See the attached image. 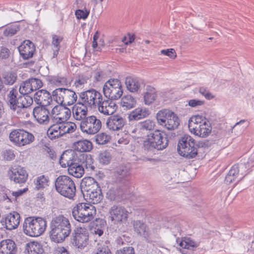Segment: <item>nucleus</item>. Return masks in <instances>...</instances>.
<instances>
[{
  "label": "nucleus",
  "mask_w": 254,
  "mask_h": 254,
  "mask_svg": "<svg viewBox=\"0 0 254 254\" xmlns=\"http://www.w3.org/2000/svg\"><path fill=\"white\" fill-rule=\"evenodd\" d=\"M49 178L44 175H41L34 180V185L36 190H43L49 186Z\"/></svg>",
  "instance_id": "obj_38"
},
{
  "label": "nucleus",
  "mask_w": 254,
  "mask_h": 254,
  "mask_svg": "<svg viewBox=\"0 0 254 254\" xmlns=\"http://www.w3.org/2000/svg\"><path fill=\"white\" fill-rule=\"evenodd\" d=\"M125 83L127 89L131 92H137L140 87V83L136 78L127 77Z\"/></svg>",
  "instance_id": "obj_41"
},
{
  "label": "nucleus",
  "mask_w": 254,
  "mask_h": 254,
  "mask_svg": "<svg viewBox=\"0 0 254 254\" xmlns=\"http://www.w3.org/2000/svg\"><path fill=\"white\" fill-rule=\"evenodd\" d=\"M10 141L15 145L21 147L30 144L35 140L33 134L23 129H15L9 133Z\"/></svg>",
  "instance_id": "obj_8"
},
{
  "label": "nucleus",
  "mask_w": 254,
  "mask_h": 254,
  "mask_svg": "<svg viewBox=\"0 0 254 254\" xmlns=\"http://www.w3.org/2000/svg\"><path fill=\"white\" fill-rule=\"evenodd\" d=\"M121 193L120 189L112 188L107 193V197L111 201L118 200L120 198Z\"/></svg>",
  "instance_id": "obj_49"
},
{
  "label": "nucleus",
  "mask_w": 254,
  "mask_h": 254,
  "mask_svg": "<svg viewBox=\"0 0 254 254\" xmlns=\"http://www.w3.org/2000/svg\"><path fill=\"white\" fill-rule=\"evenodd\" d=\"M19 97V102L18 104L19 105L20 113L22 110H24L29 107H30L33 102V98L28 95V94H25L20 95Z\"/></svg>",
  "instance_id": "obj_35"
},
{
  "label": "nucleus",
  "mask_w": 254,
  "mask_h": 254,
  "mask_svg": "<svg viewBox=\"0 0 254 254\" xmlns=\"http://www.w3.org/2000/svg\"><path fill=\"white\" fill-rule=\"evenodd\" d=\"M99 160L103 165L108 164L110 160L111 156L109 152L104 151L99 154Z\"/></svg>",
  "instance_id": "obj_56"
},
{
  "label": "nucleus",
  "mask_w": 254,
  "mask_h": 254,
  "mask_svg": "<svg viewBox=\"0 0 254 254\" xmlns=\"http://www.w3.org/2000/svg\"><path fill=\"white\" fill-rule=\"evenodd\" d=\"M55 186L57 191L65 197L71 199L75 195V184L72 179L67 176L58 177L55 182Z\"/></svg>",
  "instance_id": "obj_5"
},
{
  "label": "nucleus",
  "mask_w": 254,
  "mask_h": 254,
  "mask_svg": "<svg viewBox=\"0 0 254 254\" xmlns=\"http://www.w3.org/2000/svg\"><path fill=\"white\" fill-rule=\"evenodd\" d=\"M42 80L37 78H30L23 81L19 89L20 94H28L33 91L38 90L43 86Z\"/></svg>",
  "instance_id": "obj_11"
},
{
  "label": "nucleus",
  "mask_w": 254,
  "mask_h": 254,
  "mask_svg": "<svg viewBox=\"0 0 254 254\" xmlns=\"http://www.w3.org/2000/svg\"><path fill=\"white\" fill-rule=\"evenodd\" d=\"M103 91L105 96L111 100L120 98L123 93L121 81L115 78L108 80L103 86Z\"/></svg>",
  "instance_id": "obj_9"
},
{
  "label": "nucleus",
  "mask_w": 254,
  "mask_h": 254,
  "mask_svg": "<svg viewBox=\"0 0 254 254\" xmlns=\"http://www.w3.org/2000/svg\"><path fill=\"white\" fill-rule=\"evenodd\" d=\"M50 81L57 86L67 85V79L64 77L54 76L51 78Z\"/></svg>",
  "instance_id": "obj_54"
},
{
  "label": "nucleus",
  "mask_w": 254,
  "mask_h": 254,
  "mask_svg": "<svg viewBox=\"0 0 254 254\" xmlns=\"http://www.w3.org/2000/svg\"><path fill=\"white\" fill-rule=\"evenodd\" d=\"M74 149L80 152H89L92 149V144L90 141L84 139L74 143Z\"/></svg>",
  "instance_id": "obj_31"
},
{
  "label": "nucleus",
  "mask_w": 254,
  "mask_h": 254,
  "mask_svg": "<svg viewBox=\"0 0 254 254\" xmlns=\"http://www.w3.org/2000/svg\"><path fill=\"white\" fill-rule=\"evenodd\" d=\"M239 173L238 165H233L225 177V182L227 184H230L235 181L239 175Z\"/></svg>",
  "instance_id": "obj_40"
},
{
  "label": "nucleus",
  "mask_w": 254,
  "mask_h": 254,
  "mask_svg": "<svg viewBox=\"0 0 254 254\" xmlns=\"http://www.w3.org/2000/svg\"><path fill=\"white\" fill-rule=\"evenodd\" d=\"M193 128L194 129L190 131V132L195 135L201 137L207 136L211 131V127L209 126L207 122H204V123L199 125L197 127L195 126Z\"/></svg>",
  "instance_id": "obj_26"
},
{
  "label": "nucleus",
  "mask_w": 254,
  "mask_h": 254,
  "mask_svg": "<svg viewBox=\"0 0 254 254\" xmlns=\"http://www.w3.org/2000/svg\"><path fill=\"white\" fill-rule=\"evenodd\" d=\"M77 162L86 169L88 171L95 170V167L94 165V160L91 155L85 153H82L78 155Z\"/></svg>",
  "instance_id": "obj_25"
},
{
  "label": "nucleus",
  "mask_w": 254,
  "mask_h": 254,
  "mask_svg": "<svg viewBox=\"0 0 254 254\" xmlns=\"http://www.w3.org/2000/svg\"><path fill=\"white\" fill-rule=\"evenodd\" d=\"M173 111L169 109H162L159 111L156 114V119L158 124L163 126L167 123Z\"/></svg>",
  "instance_id": "obj_34"
},
{
  "label": "nucleus",
  "mask_w": 254,
  "mask_h": 254,
  "mask_svg": "<svg viewBox=\"0 0 254 254\" xmlns=\"http://www.w3.org/2000/svg\"><path fill=\"white\" fill-rule=\"evenodd\" d=\"M20 220L19 214L16 211H13L6 214L4 217H2L0 221V224L2 228L12 230L17 228Z\"/></svg>",
  "instance_id": "obj_14"
},
{
  "label": "nucleus",
  "mask_w": 254,
  "mask_h": 254,
  "mask_svg": "<svg viewBox=\"0 0 254 254\" xmlns=\"http://www.w3.org/2000/svg\"><path fill=\"white\" fill-rule=\"evenodd\" d=\"M71 115V111L69 109L66 107V106L64 107L63 109L61 111V113L57 119H59V121L62 122H65L67 121Z\"/></svg>",
  "instance_id": "obj_52"
},
{
  "label": "nucleus",
  "mask_w": 254,
  "mask_h": 254,
  "mask_svg": "<svg viewBox=\"0 0 254 254\" xmlns=\"http://www.w3.org/2000/svg\"><path fill=\"white\" fill-rule=\"evenodd\" d=\"M109 107H107V109L105 111L106 115H112L116 111L117 108L116 104L113 101V100H110L109 103Z\"/></svg>",
  "instance_id": "obj_57"
},
{
  "label": "nucleus",
  "mask_w": 254,
  "mask_h": 254,
  "mask_svg": "<svg viewBox=\"0 0 254 254\" xmlns=\"http://www.w3.org/2000/svg\"><path fill=\"white\" fill-rule=\"evenodd\" d=\"M170 118L169 119L167 123H165L162 127L169 130H174L178 128L180 125V120L178 116L173 112Z\"/></svg>",
  "instance_id": "obj_36"
},
{
  "label": "nucleus",
  "mask_w": 254,
  "mask_h": 254,
  "mask_svg": "<svg viewBox=\"0 0 254 254\" xmlns=\"http://www.w3.org/2000/svg\"><path fill=\"white\" fill-rule=\"evenodd\" d=\"M57 124L58 125V127H59L60 134H61V136L66 134V122H62L60 121H59Z\"/></svg>",
  "instance_id": "obj_64"
},
{
  "label": "nucleus",
  "mask_w": 254,
  "mask_h": 254,
  "mask_svg": "<svg viewBox=\"0 0 254 254\" xmlns=\"http://www.w3.org/2000/svg\"><path fill=\"white\" fill-rule=\"evenodd\" d=\"M161 53L172 59H175L177 57L175 50L173 49L162 50L161 51Z\"/></svg>",
  "instance_id": "obj_62"
},
{
  "label": "nucleus",
  "mask_w": 254,
  "mask_h": 254,
  "mask_svg": "<svg viewBox=\"0 0 254 254\" xmlns=\"http://www.w3.org/2000/svg\"><path fill=\"white\" fill-rule=\"evenodd\" d=\"M18 50L21 57L24 60H28L33 57L35 51V47L30 40H25L19 46Z\"/></svg>",
  "instance_id": "obj_19"
},
{
  "label": "nucleus",
  "mask_w": 254,
  "mask_h": 254,
  "mask_svg": "<svg viewBox=\"0 0 254 254\" xmlns=\"http://www.w3.org/2000/svg\"><path fill=\"white\" fill-rule=\"evenodd\" d=\"M85 195H86L87 197H89V199H90L91 201V202L94 204H97L100 202L103 198V195L101 191V189L94 192H92V191H90V193H86Z\"/></svg>",
  "instance_id": "obj_45"
},
{
  "label": "nucleus",
  "mask_w": 254,
  "mask_h": 254,
  "mask_svg": "<svg viewBox=\"0 0 254 254\" xmlns=\"http://www.w3.org/2000/svg\"><path fill=\"white\" fill-rule=\"evenodd\" d=\"M169 144L168 134L163 131L156 129L147 135L143 141L144 150L153 151L155 149L162 150L165 149Z\"/></svg>",
  "instance_id": "obj_3"
},
{
  "label": "nucleus",
  "mask_w": 254,
  "mask_h": 254,
  "mask_svg": "<svg viewBox=\"0 0 254 254\" xmlns=\"http://www.w3.org/2000/svg\"><path fill=\"white\" fill-rule=\"evenodd\" d=\"M71 242L78 248L86 246L88 240V232L84 228L81 227L76 228L72 233Z\"/></svg>",
  "instance_id": "obj_13"
},
{
  "label": "nucleus",
  "mask_w": 254,
  "mask_h": 254,
  "mask_svg": "<svg viewBox=\"0 0 254 254\" xmlns=\"http://www.w3.org/2000/svg\"><path fill=\"white\" fill-rule=\"evenodd\" d=\"M53 96L48 91L41 89L36 91L33 97L35 102L39 106H47L52 101Z\"/></svg>",
  "instance_id": "obj_16"
},
{
  "label": "nucleus",
  "mask_w": 254,
  "mask_h": 254,
  "mask_svg": "<svg viewBox=\"0 0 254 254\" xmlns=\"http://www.w3.org/2000/svg\"><path fill=\"white\" fill-rule=\"evenodd\" d=\"M92 93L88 90L79 94L78 102L72 107V113L74 119L82 121L86 118L88 107L95 108V102Z\"/></svg>",
  "instance_id": "obj_2"
},
{
  "label": "nucleus",
  "mask_w": 254,
  "mask_h": 254,
  "mask_svg": "<svg viewBox=\"0 0 254 254\" xmlns=\"http://www.w3.org/2000/svg\"><path fill=\"white\" fill-rule=\"evenodd\" d=\"M20 30L19 26L15 25L7 27L3 31V35L7 37H11Z\"/></svg>",
  "instance_id": "obj_53"
},
{
  "label": "nucleus",
  "mask_w": 254,
  "mask_h": 254,
  "mask_svg": "<svg viewBox=\"0 0 254 254\" xmlns=\"http://www.w3.org/2000/svg\"><path fill=\"white\" fill-rule=\"evenodd\" d=\"M96 210L92 205L85 203H78L73 207L72 214L73 218L77 221L86 223L94 218Z\"/></svg>",
  "instance_id": "obj_7"
},
{
  "label": "nucleus",
  "mask_w": 254,
  "mask_h": 254,
  "mask_svg": "<svg viewBox=\"0 0 254 254\" xmlns=\"http://www.w3.org/2000/svg\"><path fill=\"white\" fill-rule=\"evenodd\" d=\"M213 143L212 140L210 141L208 139L198 141L195 142V148L197 150V155L201 151H204V149H207Z\"/></svg>",
  "instance_id": "obj_44"
},
{
  "label": "nucleus",
  "mask_w": 254,
  "mask_h": 254,
  "mask_svg": "<svg viewBox=\"0 0 254 254\" xmlns=\"http://www.w3.org/2000/svg\"><path fill=\"white\" fill-rule=\"evenodd\" d=\"M66 96L64 105L70 106L75 103L77 100V96L75 92L71 89H66Z\"/></svg>",
  "instance_id": "obj_43"
},
{
  "label": "nucleus",
  "mask_w": 254,
  "mask_h": 254,
  "mask_svg": "<svg viewBox=\"0 0 254 254\" xmlns=\"http://www.w3.org/2000/svg\"><path fill=\"white\" fill-rule=\"evenodd\" d=\"M78 156L77 155L75 152L72 150H67L63 152L59 159V163L63 168L66 167L69 168L76 161H77Z\"/></svg>",
  "instance_id": "obj_17"
},
{
  "label": "nucleus",
  "mask_w": 254,
  "mask_h": 254,
  "mask_svg": "<svg viewBox=\"0 0 254 254\" xmlns=\"http://www.w3.org/2000/svg\"><path fill=\"white\" fill-rule=\"evenodd\" d=\"M111 136L105 132L100 133L96 135L95 140L99 144H105L109 142Z\"/></svg>",
  "instance_id": "obj_51"
},
{
  "label": "nucleus",
  "mask_w": 254,
  "mask_h": 254,
  "mask_svg": "<svg viewBox=\"0 0 254 254\" xmlns=\"http://www.w3.org/2000/svg\"><path fill=\"white\" fill-rule=\"evenodd\" d=\"M199 92L203 95L207 99L210 100L214 98V96L212 95V94L205 87H200L199 89Z\"/></svg>",
  "instance_id": "obj_59"
},
{
  "label": "nucleus",
  "mask_w": 254,
  "mask_h": 254,
  "mask_svg": "<svg viewBox=\"0 0 254 254\" xmlns=\"http://www.w3.org/2000/svg\"><path fill=\"white\" fill-rule=\"evenodd\" d=\"M133 227L134 231L137 234L143 236L147 243H151L152 242L148 232V228L142 221L140 220L134 221Z\"/></svg>",
  "instance_id": "obj_22"
},
{
  "label": "nucleus",
  "mask_w": 254,
  "mask_h": 254,
  "mask_svg": "<svg viewBox=\"0 0 254 254\" xmlns=\"http://www.w3.org/2000/svg\"><path fill=\"white\" fill-rule=\"evenodd\" d=\"M16 78V73L12 71L6 72L3 74V81L6 85H12Z\"/></svg>",
  "instance_id": "obj_47"
},
{
  "label": "nucleus",
  "mask_w": 254,
  "mask_h": 254,
  "mask_svg": "<svg viewBox=\"0 0 254 254\" xmlns=\"http://www.w3.org/2000/svg\"><path fill=\"white\" fill-rule=\"evenodd\" d=\"M117 175L119 181L125 183L129 180L130 174V169L126 166H120L116 171Z\"/></svg>",
  "instance_id": "obj_33"
},
{
  "label": "nucleus",
  "mask_w": 254,
  "mask_h": 254,
  "mask_svg": "<svg viewBox=\"0 0 254 254\" xmlns=\"http://www.w3.org/2000/svg\"><path fill=\"white\" fill-rule=\"evenodd\" d=\"M90 13V10L86 9L85 7L84 9H78L75 12L76 17L78 19H86Z\"/></svg>",
  "instance_id": "obj_55"
},
{
  "label": "nucleus",
  "mask_w": 254,
  "mask_h": 254,
  "mask_svg": "<svg viewBox=\"0 0 254 254\" xmlns=\"http://www.w3.org/2000/svg\"><path fill=\"white\" fill-rule=\"evenodd\" d=\"M17 90L15 88H12L7 95L6 103L10 110L19 115L20 114L19 105L18 104L19 97H17Z\"/></svg>",
  "instance_id": "obj_20"
},
{
  "label": "nucleus",
  "mask_w": 254,
  "mask_h": 254,
  "mask_svg": "<svg viewBox=\"0 0 254 254\" xmlns=\"http://www.w3.org/2000/svg\"><path fill=\"white\" fill-rule=\"evenodd\" d=\"M17 252L15 242L6 239L0 242V254H16Z\"/></svg>",
  "instance_id": "obj_24"
},
{
  "label": "nucleus",
  "mask_w": 254,
  "mask_h": 254,
  "mask_svg": "<svg viewBox=\"0 0 254 254\" xmlns=\"http://www.w3.org/2000/svg\"><path fill=\"white\" fill-rule=\"evenodd\" d=\"M69 166L68 171L69 174L76 178H80L84 173V168L80 164L79 162L76 161L73 164Z\"/></svg>",
  "instance_id": "obj_32"
},
{
  "label": "nucleus",
  "mask_w": 254,
  "mask_h": 254,
  "mask_svg": "<svg viewBox=\"0 0 254 254\" xmlns=\"http://www.w3.org/2000/svg\"><path fill=\"white\" fill-rule=\"evenodd\" d=\"M206 119L202 116L196 115L192 117L189 121V128L190 131L193 130L195 127L199 126L204 122H206Z\"/></svg>",
  "instance_id": "obj_42"
},
{
  "label": "nucleus",
  "mask_w": 254,
  "mask_h": 254,
  "mask_svg": "<svg viewBox=\"0 0 254 254\" xmlns=\"http://www.w3.org/2000/svg\"><path fill=\"white\" fill-rule=\"evenodd\" d=\"M50 227V239L56 243L63 242L71 231L69 221L63 215L53 218Z\"/></svg>",
  "instance_id": "obj_1"
},
{
  "label": "nucleus",
  "mask_w": 254,
  "mask_h": 254,
  "mask_svg": "<svg viewBox=\"0 0 254 254\" xmlns=\"http://www.w3.org/2000/svg\"><path fill=\"white\" fill-rule=\"evenodd\" d=\"M89 90L90 93H92L93 99L95 102V108L97 106L99 111L106 115L105 111L107 109V107H109L110 100L108 99L103 100L102 95L99 92L94 89H89Z\"/></svg>",
  "instance_id": "obj_18"
},
{
  "label": "nucleus",
  "mask_w": 254,
  "mask_h": 254,
  "mask_svg": "<svg viewBox=\"0 0 254 254\" xmlns=\"http://www.w3.org/2000/svg\"><path fill=\"white\" fill-rule=\"evenodd\" d=\"M180 246L184 249L191 250L197 247V244L190 238H185L180 243Z\"/></svg>",
  "instance_id": "obj_50"
},
{
  "label": "nucleus",
  "mask_w": 254,
  "mask_h": 254,
  "mask_svg": "<svg viewBox=\"0 0 254 254\" xmlns=\"http://www.w3.org/2000/svg\"><path fill=\"white\" fill-rule=\"evenodd\" d=\"M79 125L82 132L88 134H94L100 129L102 123L95 116H90L82 120Z\"/></svg>",
  "instance_id": "obj_10"
},
{
  "label": "nucleus",
  "mask_w": 254,
  "mask_h": 254,
  "mask_svg": "<svg viewBox=\"0 0 254 254\" xmlns=\"http://www.w3.org/2000/svg\"><path fill=\"white\" fill-rule=\"evenodd\" d=\"M194 139L190 135L185 134L179 140L177 150L179 154L187 159H192L197 155V150L195 148Z\"/></svg>",
  "instance_id": "obj_6"
},
{
  "label": "nucleus",
  "mask_w": 254,
  "mask_h": 254,
  "mask_svg": "<svg viewBox=\"0 0 254 254\" xmlns=\"http://www.w3.org/2000/svg\"><path fill=\"white\" fill-rule=\"evenodd\" d=\"M125 124V120L119 115L110 116L106 122L107 127L114 131L122 129Z\"/></svg>",
  "instance_id": "obj_23"
},
{
  "label": "nucleus",
  "mask_w": 254,
  "mask_h": 254,
  "mask_svg": "<svg viewBox=\"0 0 254 254\" xmlns=\"http://www.w3.org/2000/svg\"><path fill=\"white\" fill-rule=\"evenodd\" d=\"M15 155L14 153V151L8 149L6 150L3 152V157L5 160L7 161H11L14 159Z\"/></svg>",
  "instance_id": "obj_60"
},
{
  "label": "nucleus",
  "mask_w": 254,
  "mask_h": 254,
  "mask_svg": "<svg viewBox=\"0 0 254 254\" xmlns=\"http://www.w3.org/2000/svg\"><path fill=\"white\" fill-rule=\"evenodd\" d=\"M155 124V123L150 120H146L143 122H141L138 124V127L141 130H152L154 129Z\"/></svg>",
  "instance_id": "obj_46"
},
{
  "label": "nucleus",
  "mask_w": 254,
  "mask_h": 254,
  "mask_svg": "<svg viewBox=\"0 0 254 254\" xmlns=\"http://www.w3.org/2000/svg\"><path fill=\"white\" fill-rule=\"evenodd\" d=\"M10 55L9 50L4 47H0V58L1 59H6Z\"/></svg>",
  "instance_id": "obj_61"
},
{
  "label": "nucleus",
  "mask_w": 254,
  "mask_h": 254,
  "mask_svg": "<svg viewBox=\"0 0 254 254\" xmlns=\"http://www.w3.org/2000/svg\"><path fill=\"white\" fill-rule=\"evenodd\" d=\"M88 78L87 76L83 75H79L75 81L74 84L76 87L79 85L84 84L87 82Z\"/></svg>",
  "instance_id": "obj_63"
},
{
  "label": "nucleus",
  "mask_w": 254,
  "mask_h": 254,
  "mask_svg": "<svg viewBox=\"0 0 254 254\" xmlns=\"http://www.w3.org/2000/svg\"><path fill=\"white\" fill-rule=\"evenodd\" d=\"M116 254H135L134 248L132 247H124L117 250Z\"/></svg>",
  "instance_id": "obj_58"
},
{
  "label": "nucleus",
  "mask_w": 254,
  "mask_h": 254,
  "mask_svg": "<svg viewBox=\"0 0 254 254\" xmlns=\"http://www.w3.org/2000/svg\"><path fill=\"white\" fill-rule=\"evenodd\" d=\"M44 250L40 243L31 242L26 244L24 253L25 254H42Z\"/></svg>",
  "instance_id": "obj_30"
},
{
  "label": "nucleus",
  "mask_w": 254,
  "mask_h": 254,
  "mask_svg": "<svg viewBox=\"0 0 254 254\" xmlns=\"http://www.w3.org/2000/svg\"><path fill=\"white\" fill-rule=\"evenodd\" d=\"M47 226L46 221L41 217L25 219L23 225L24 233L30 237H38L45 231Z\"/></svg>",
  "instance_id": "obj_4"
},
{
  "label": "nucleus",
  "mask_w": 254,
  "mask_h": 254,
  "mask_svg": "<svg viewBox=\"0 0 254 254\" xmlns=\"http://www.w3.org/2000/svg\"><path fill=\"white\" fill-rule=\"evenodd\" d=\"M96 181L92 177H85L81 180L80 183V189L84 196L86 193L90 190L93 187H95V185L97 184Z\"/></svg>",
  "instance_id": "obj_29"
},
{
  "label": "nucleus",
  "mask_w": 254,
  "mask_h": 254,
  "mask_svg": "<svg viewBox=\"0 0 254 254\" xmlns=\"http://www.w3.org/2000/svg\"><path fill=\"white\" fill-rule=\"evenodd\" d=\"M136 104V99L131 95H125L121 99V104L126 109H130L134 108Z\"/></svg>",
  "instance_id": "obj_39"
},
{
  "label": "nucleus",
  "mask_w": 254,
  "mask_h": 254,
  "mask_svg": "<svg viewBox=\"0 0 254 254\" xmlns=\"http://www.w3.org/2000/svg\"><path fill=\"white\" fill-rule=\"evenodd\" d=\"M11 173V175H10V179L15 183H24L27 179L28 174L26 170L20 166L13 168Z\"/></svg>",
  "instance_id": "obj_21"
},
{
  "label": "nucleus",
  "mask_w": 254,
  "mask_h": 254,
  "mask_svg": "<svg viewBox=\"0 0 254 254\" xmlns=\"http://www.w3.org/2000/svg\"><path fill=\"white\" fill-rule=\"evenodd\" d=\"M46 106H38L33 110V115L37 122L43 125H47L50 121V112Z\"/></svg>",
  "instance_id": "obj_15"
},
{
  "label": "nucleus",
  "mask_w": 254,
  "mask_h": 254,
  "mask_svg": "<svg viewBox=\"0 0 254 254\" xmlns=\"http://www.w3.org/2000/svg\"><path fill=\"white\" fill-rule=\"evenodd\" d=\"M110 217L115 224L126 223L128 218V211L121 205H114L109 209Z\"/></svg>",
  "instance_id": "obj_12"
},
{
  "label": "nucleus",
  "mask_w": 254,
  "mask_h": 254,
  "mask_svg": "<svg viewBox=\"0 0 254 254\" xmlns=\"http://www.w3.org/2000/svg\"><path fill=\"white\" fill-rule=\"evenodd\" d=\"M150 114L149 111L146 108H137L132 111L128 115L129 121H137L146 117Z\"/></svg>",
  "instance_id": "obj_28"
},
{
  "label": "nucleus",
  "mask_w": 254,
  "mask_h": 254,
  "mask_svg": "<svg viewBox=\"0 0 254 254\" xmlns=\"http://www.w3.org/2000/svg\"><path fill=\"white\" fill-rule=\"evenodd\" d=\"M66 89H67V88H59L53 91V98L57 103L63 104L64 103Z\"/></svg>",
  "instance_id": "obj_37"
},
{
  "label": "nucleus",
  "mask_w": 254,
  "mask_h": 254,
  "mask_svg": "<svg viewBox=\"0 0 254 254\" xmlns=\"http://www.w3.org/2000/svg\"><path fill=\"white\" fill-rule=\"evenodd\" d=\"M157 95L156 89L150 85H147L143 93V99L145 104L149 105L156 99Z\"/></svg>",
  "instance_id": "obj_27"
},
{
  "label": "nucleus",
  "mask_w": 254,
  "mask_h": 254,
  "mask_svg": "<svg viewBox=\"0 0 254 254\" xmlns=\"http://www.w3.org/2000/svg\"><path fill=\"white\" fill-rule=\"evenodd\" d=\"M60 127L58 125L54 124L51 126L47 130V134L51 139H54L61 136V134L59 133Z\"/></svg>",
  "instance_id": "obj_48"
}]
</instances>
